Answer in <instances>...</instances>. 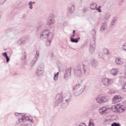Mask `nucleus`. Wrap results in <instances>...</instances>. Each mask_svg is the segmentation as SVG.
<instances>
[{"instance_id": "1", "label": "nucleus", "mask_w": 126, "mask_h": 126, "mask_svg": "<svg viewBox=\"0 0 126 126\" xmlns=\"http://www.w3.org/2000/svg\"><path fill=\"white\" fill-rule=\"evenodd\" d=\"M70 101H71V94H65L63 96L62 94H59L56 95L54 101V105L59 106L61 104L62 108H65Z\"/></svg>"}, {"instance_id": "2", "label": "nucleus", "mask_w": 126, "mask_h": 126, "mask_svg": "<svg viewBox=\"0 0 126 126\" xmlns=\"http://www.w3.org/2000/svg\"><path fill=\"white\" fill-rule=\"evenodd\" d=\"M74 75L76 77L81 76L82 72L86 76L90 75V66L89 64H83L82 66L80 65H78L73 69Z\"/></svg>"}, {"instance_id": "3", "label": "nucleus", "mask_w": 126, "mask_h": 126, "mask_svg": "<svg viewBox=\"0 0 126 126\" xmlns=\"http://www.w3.org/2000/svg\"><path fill=\"white\" fill-rule=\"evenodd\" d=\"M85 88V86H82L81 84H79L76 85L74 88L73 89V95L74 96H78L80 95L84 91Z\"/></svg>"}, {"instance_id": "4", "label": "nucleus", "mask_w": 126, "mask_h": 126, "mask_svg": "<svg viewBox=\"0 0 126 126\" xmlns=\"http://www.w3.org/2000/svg\"><path fill=\"white\" fill-rule=\"evenodd\" d=\"M54 37V34L52 32H50V30H46L43 31L40 34V39L43 40V39H47L50 38L52 39Z\"/></svg>"}, {"instance_id": "5", "label": "nucleus", "mask_w": 126, "mask_h": 126, "mask_svg": "<svg viewBox=\"0 0 126 126\" xmlns=\"http://www.w3.org/2000/svg\"><path fill=\"white\" fill-rule=\"evenodd\" d=\"M96 41L95 39L93 38L91 40L90 42V45L89 47V52L90 54H93L95 52V49H96Z\"/></svg>"}, {"instance_id": "6", "label": "nucleus", "mask_w": 126, "mask_h": 126, "mask_svg": "<svg viewBox=\"0 0 126 126\" xmlns=\"http://www.w3.org/2000/svg\"><path fill=\"white\" fill-rule=\"evenodd\" d=\"M95 100L96 103H98V104H103V103H106V102L108 101V98L106 96L99 95L96 97Z\"/></svg>"}, {"instance_id": "7", "label": "nucleus", "mask_w": 126, "mask_h": 126, "mask_svg": "<svg viewBox=\"0 0 126 126\" xmlns=\"http://www.w3.org/2000/svg\"><path fill=\"white\" fill-rule=\"evenodd\" d=\"M36 74L37 76H41L44 74V65H39L36 69Z\"/></svg>"}, {"instance_id": "8", "label": "nucleus", "mask_w": 126, "mask_h": 126, "mask_svg": "<svg viewBox=\"0 0 126 126\" xmlns=\"http://www.w3.org/2000/svg\"><path fill=\"white\" fill-rule=\"evenodd\" d=\"M102 82L104 86H109V85H112L113 84V79H109L107 78H102Z\"/></svg>"}, {"instance_id": "9", "label": "nucleus", "mask_w": 126, "mask_h": 126, "mask_svg": "<svg viewBox=\"0 0 126 126\" xmlns=\"http://www.w3.org/2000/svg\"><path fill=\"white\" fill-rule=\"evenodd\" d=\"M32 118L30 119V118L29 117H25V118H22L21 119H19V123H25L26 121V124H22V126H28V124L27 123V122H29L30 123H33V121H32Z\"/></svg>"}, {"instance_id": "10", "label": "nucleus", "mask_w": 126, "mask_h": 126, "mask_svg": "<svg viewBox=\"0 0 126 126\" xmlns=\"http://www.w3.org/2000/svg\"><path fill=\"white\" fill-rule=\"evenodd\" d=\"M71 75V68H69L67 70H66L65 73H64V79L67 80V79L70 78Z\"/></svg>"}, {"instance_id": "11", "label": "nucleus", "mask_w": 126, "mask_h": 126, "mask_svg": "<svg viewBox=\"0 0 126 126\" xmlns=\"http://www.w3.org/2000/svg\"><path fill=\"white\" fill-rule=\"evenodd\" d=\"M122 101V96L121 95H115L112 99V103L117 104L119 102Z\"/></svg>"}, {"instance_id": "12", "label": "nucleus", "mask_w": 126, "mask_h": 126, "mask_svg": "<svg viewBox=\"0 0 126 126\" xmlns=\"http://www.w3.org/2000/svg\"><path fill=\"white\" fill-rule=\"evenodd\" d=\"M55 20L53 18H49L47 20V25L49 28H52L54 26V22Z\"/></svg>"}, {"instance_id": "13", "label": "nucleus", "mask_w": 126, "mask_h": 126, "mask_svg": "<svg viewBox=\"0 0 126 126\" xmlns=\"http://www.w3.org/2000/svg\"><path fill=\"white\" fill-rule=\"evenodd\" d=\"M89 63L90 64H91V65H92L93 67H96V66L98 65V62L95 61V60L93 58L90 60Z\"/></svg>"}, {"instance_id": "14", "label": "nucleus", "mask_w": 126, "mask_h": 126, "mask_svg": "<svg viewBox=\"0 0 126 126\" xmlns=\"http://www.w3.org/2000/svg\"><path fill=\"white\" fill-rule=\"evenodd\" d=\"M108 25L106 23H102L101 24V26L100 27V31L101 32H104V31H106L107 30V27Z\"/></svg>"}, {"instance_id": "15", "label": "nucleus", "mask_w": 126, "mask_h": 126, "mask_svg": "<svg viewBox=\"0 0 126 126\" xmlns=\"http://www.w3.org/2000/svg\"><path fill=\"white\" fill-rule=\"evenodd\" d=\"M39 57H40V52H39V51H36L35 58L32 60V63H36V62L38 61V59H39Z\"/></svg>"}, {"instance_id": "16", "label": "nucleus", "mask_w": 126, "mask_h": 126, "mask_svg": "<svg viewBox=\"0 0 126 126\" xmlns=\"http://www.w3.org/2000/svg\"><path fill=\"white\" fill-rule=\"evenodd\" d=\"M117 18L114 17L111 21V27L112 28H114L115 26L117 25Z\"/></svg>"}, {"instance_id": "17", "label": "nucleus", "mask_w": 126, "mask_h": 126, "mask_svg": "<svg viewBox=\"0 0 126 126\" xmlns=\"http://www.w3.org/2000/svg\"><path fill=\"white\" fill-rule=\"evenodd\" d=\"M110 73L112 75L116 76L118 74V69L117 68H113L110 71Z\"/></svg>"}, {"instance_id": "18", "label": "nucleus", "mask_w": 126, "mask_h": 126, "mask_svg": "<svg viewBox=\"0 0 126 126\" xmlns=\"http://www.w3.org/2000/svg\"><path fill=\"white\" fill-rule=\"evenodd\" d=\"M75 9V6H74V5H71L68 7V11L70 12V13H72L74 11Z\"/></svg>"}, {"instance_id": "19", "label": "nucleus", "mask_w": 126, "mask_h": 126, "mask_svg": "<svg viewBox=\"0 0 126 126\" xmlns=\"http://www.w3.org/2000/svg\"><path fill=\"white\" fill-rule=\"evenodd\" d=\"M80 40V37H78L77 38H70V41L71 43H78Z\"/></svg>"}, {"instance_id": "20", "label": "nucleus", "mask_w": 126, "mask_h": 126, "mask_svg": "<svg viewBox=\"0 0 126 126\" xmlns=\"http://www.w3.org/2000/svg\"><path fill=\"white\" fill-rule=\"evenodd\" d=\"M110 17H111V13H106L104 16V19L105 20H109Z\"/></svg>"}, {"instance_id": "21", "label": "nucleus", "mask_w": 126, "mask_h": 126, "mask_svg": "<svg viewBox=\"0 0 126 126\" xmlns=\"http://www.w3.org/2000/svg\"><path fill=\"white\" fill-rule=\"evenodd\" d=\"M125 111H126V109H125L124 105H120L119 106V113H123V112H125Z\"/></svg>"}, {"instance_id": "22", "label": "nucleus", "mask_w": 126, "mask_h": 126, "mask_svg": "<svg viewBox=\"0 0 126 126\" xmlns=\"http://www.w3.org/2000/svg\"><path fill=\"white\" fill-rule=\"evenodd\" d=\"M96 7H97V4L95 2H93L90 5V8L93 10L96 9Z\"/></svg>"}, {"instance_id": "23", "label": "nucleus", "mask_w": 126, "mask_h": 126, "mask_svg": "<svg viewBox=\"0 0 126 126\" xmlns=\"http://www.w3.org/2000/svg\"><path fill=\"white\" fill-rule=\"evenodd\" d=\"M47 40L46 42V46H50L51 45V43H52V40H53V37L47 38Z\"/></svg>"}, {"instance_id": "24", "label": "nucleus", "mask_w": 126, "mask_h": 126, "mask_svg": "<svg viewBox=\"0 0 126 126\" xmlns=\"http://www.w3.org/2000/svg\"><path fill=\"white\" fill-rule=\"evenodd\" d=\"M115 63H116L117 64H122V63H123V61H122V60H121V59L120 58H117V59H116Z\"/></svg>"}, {"instance_id": "25", "label": "nucleus", "mask_w": 126, "mask_h": 126, "mask_svg": "<svg viewBox=\"0 0 126 126\" xmlns=\"http://www.w3.org/2000/svg\"><path fill=\"white\" fill-rule=\"evenodd\" d=\"M103 53L105 55H110V51L107 48H104L103 50Z\"/></svg>"}, {"instance_id": "26", "label": "nucleus", "mask_w": 126, "mask_h": 126, "mask_svg": "<svg viewBox=\"0 0 126 126\" xmlns=\"http://www.w3.org/2000/svg\"><path fill=\"white\" fill-rule=\"evenodd\" d=\"M59 73L58 72L54 75V80H55V81H57V80L59 79Z\"/></svg>"}, {"instance_id": "27", "label": "nucleus", "mask_w": 126, "mask_h": 126, "mask_svg": "<svg viewBox=\"0 0 126 126\" xmlns=\"http://www.w3.org/2000/svg\"><path fill=\"white\" fill-rule=\"evenodd\" d=\"M26 59V52H24L22 53V56L21 58L22 61H24Z\"/></svg>"}, {"instance_id": "28", "label": "nucleus", "mask_w": 126, "mask_h": 126, "mask_svg": "<svg viewBox=\"0 0 126 126\" xmlns=\"http://www.w3.org/2000/svg\"><path fill=\"white\" fill-rule=\"evenodd\" d=\"M122 91H124L125 92H126V82L125 84H124L123 85H122Z\"/></svg>"}, {"instance_id": "29", "label": "nucleus", "mask_w": 126, "mask_h": 126, "mask_svg": "<svg viewBox=\"0 0 126 126\" xmlns=\"http://www.w3.org/2000/svg\"><path fill=\"white\" fill-rule=\"evenodd\" d=\"M29 9H33V5L32 4V1H30L29 2Z\"/></svg>"}, {"instance_id": "30", "label": "nucleus", "mask_w": 126, "mask_h": 126, "mask_svg": "<svg viewBox=\"0 0 126 126\" xmlns=\"http://www.w3.org/2000/svg\"><path fill=\"white\" fill-rule=\"evenodd\" d=\"M25 40L23 38H21L20 40L18 41V44L19 45H21L22 43H24Z\"/></svg>"}, {"instance_id": "31", "label": "nucleus", "mask_w": 126, "mask_h": 126, "mask_svg": "<svg viewBox=\"0 0 126 126\" xmlns=\"http://www.w3.org/2000/svg\"><path fill=\"white\" fill-rule=\"evenodd\" d=\"M111 126H121V124L119 123L113 122Z\"/></svg>"}, {"instance_id": "32", "label": "nucleus", "mask_w": 126, "mask_h": 126, "mask_svg": "<svg viewBox=\"0 0 126 126\" xmlns=\"http://www.w3.org/2000/svg\"><path fill=\"white\" fill-rule=\"evenodd\" d=\"M95 126L94 124V122H92V119H90L88 126Z\"/></svg>"}, {"instance_id": "33", "label": "nucleus", "mask_w": 126, "mask_h": 126, "mask_svg": "<svg viewBox=\"0 0 126 126\" xmlns=\"http://www.w3.org/2000/svg\"><path fill=\"white\" fill-rule=\"evenodd\" d=\"M116 108H117V106L114 105L111 106V107L109 108V109H111V111H112V112H114V110H115V109H116Z\"/></svg>"}, {"instance_id": "34", "label": "nucleus", "mask_w": 126, "mask_h": 126, "mask_svg": "<svg viewBox=\"0 0 126 126\" xmlns=\"http://www.w3.org/2000/svg\"><path fill=\"white\" fill-rule=\"evenodd\" d=\"M95 9L98 12H102V10L101 9V6H99L98 7H96Z\"/></svg>"}, {"instance_id": "35", "label": "nucleus", "mask_w": 126, "mask_h": 126, "mask_svg": "<svg viewBox=\"0 0 126 126\" xmlns=\"http://www.w3.org/2000/svg\"><path fill=\"white\" fill-rule=\"evenodd\" d=\"M100 113L101 114V115H103V114H106V110H102L100 109Z\"/></svg>"}, {"instance_id": "36", "label": "nucleus", "mask_w": 126, "mask_h": 126, "mask_svg": "<svg viewBox=\"0 0 126 126\" xmlns=\"http://www.w3.org/2000/svg\"><path fill=\"white\" fill-rule=\"evenodd\" d=\"M96 34V31H95V29H93L92 30V35L93 36H94Z\"/></svg>"}, {"instance_id": "37", "label": "nucleus", "mask_w": 126, "mask_h": 126, "mask_svg": "<svg viewBox=\"0 0 126 126\" xmlns=\"http://www.w3.org/2000/svg\"><path fill=\"white\" fill-rule=\"evenodd\" d=\"M2 56H3V57H4L5 58L8 57V56H7V53H6V52L3 53Z\"/></svg>"}, {"instance_id": "38", "label": "nucleus", "mask_w": 126, "mask_h": 126, "mask_svg": "<svg viewBox=\"0 0 126 126\" xmlns=\"http://www.w3.org/2000/svg\"><path fill=\"white\" fill-rule=\"evenodd\" d=\"M122 49H123V50H125V51H126V43L123 45Z\"/></svg>"}, {"instance_id": "39", "label": "nucleus", "mask_w": 126, "mask_h": 126, "mask_svg": "<svg viewBox=\"0 0 126 126\" xmlns=\"http://www.w3.org/2000/svg\"><path fill=\"white\" fill-rule=\"evenodd\" d=\"M6 0H0V4H3Z\"/></svg>"}, {"instance_id": "40", "label": "nucleus", "mask_w": 126, "mask_h": 126, "mask_svg": "<svg viewBox=\"0 0 126 126\" xmlns=\"http://www.w3.org/2000/svg\"><path fill=\"white\" fill-rule=\"evenodd\" d=\"M5 59H6V63H9V61H10V59H9V57H5Z\"/></svg>"}, {"instance_id": "41", "label": "nucleus", "mask_w": 126, "mask_h": 126, "mask_svg": "<svg viewBox=\"0 0 126 126\" xmlns=\"http://www.w3.org/2000/svg\"><path fill=\"white\" fill-rule=\"evenodd\" d=\"M113 113H116V112H119V108L116 106V108L113 110Z\"/></svg>"}, {"instance_id": "42", "label": "nucleus", "mask_w": 126, "mask_h": 126, "mask_svg": "<svg viewBox=\"0 0 126 126\" xmlns=\"http://www.w3.org/2000/svg\"><path fill=\"white\" fill-rule=\"evenodd\" d=\"M78 126H86V124L85 123L80 124Z\"/></svg>"}, {"instance_id": "43", "label": "nucleus", "mask_w": 126, "mask_h": 126, "mask_svg": "<svg viewBox=\"0 0 126 126\" xmlns=\"http://www.w3.org/2000/svg\"><path fill=\"white\" fill-rule=\"evenodd\" d=\"M74 36H75V34L73 33V35L70 36V39H71L72 38H73Z\"/></svg>"}, {"instance_id": "44", "label": "nucleus", "mask_w": 126, "mask_h": 126, "mask_svg": "<svg viewBox=\"0 0 126 126\" xmlns=\"http://www.w3.org/2000/svg\"><path fill=\"white\" fill-rule=\"evenodd\" d=\"M9 30L11 31V29H7L5 30L6 32H8V31H9Z\"/></svg>"}, {"instance_id": "45", "label": "nucleus", "mask_w": 126, "mask_h": 126, "mask_svg": "<svg viewBox=\"0 0 126 126\" xmlns=\"http://www.w3.org/2000/svg\"><path fill=\"white\" fill-rule=\"evenodd\" d=\"M73 34H75V30L73 31Z\"/></svg>"}, {"instance_id": "46", "label": "nucleus", "mask_w": 126, "mask_h": 126, "mask_svg": "<svg viewBox=\"0 0 126 126\" xmlns=\"http://www.w3.org/2000/svg\"><path fill=\"white\" fill-rule=\"evenodd\" d=\"M32 4H35V3H36L35 1H33V2L32 1Z\"/></svg>"}, {"instance_id": "47", "label": "nucleus", "mask_w": 126, "mask_h": 126, "mask_svg": "<svg viewBox=\"0 0 126 126\" xmlns=\"http://www.w3.org/2000/svg\"><path fill=\"white\" fill-rule=\"evenodd\" d=\"M23 17H26V15H23Z\"/></svg>"}, {"instance_id": "48", "label": "nucleus", "mask_w": 126, "mask_h": 126, "mask_svg": "<svg viewBox=\"0 0 126 126\" xmlns=\"http://www.w3.org/2000/svg\"><path fill=\"white\" fill-rule=\"evenodd\" d=\"M125 1V0H121V2H123Z\"/></svg>"}, {"instance_id": "49", "label": "nucleus", "mask_w": 126, "mask_h": 126, "mask_svg": "<svg viewBox=\"0 0 126 126\" xmlns=\"http://www.w3.org/2000/svg\"><path fill=\"white\" fill-rule=\"evenodd\" d=\"M32 63H33L32 65H33V64H35V63H34V62H32Z\"/></svg>"}, {"instance_id": "50", "label": "nucleus", "mask_w": 126, "mask_h": 126, "mask_svg": "<svg viewBox=\"0 0 126 126\" xmlns=\"http://www.w3.org/2000/svg\"><path fill=\"white\" fill-rule=\"evenodd\" d=\"M1 17V15H0V18Z\"/></svg>"}, {"instance_id": "51", "label": "nucleus", "mask_w": 126, "mask_h": 126, "mask_svg": "<svg viewBox=\"0 0 126 126\" xmlns=\"http://www.w3.org/2000/svg\"><path fill=\"white\" fill-rule=\"evenodd\" d=\"M59 68H60V69L62 68V67H59Z\"/></svg>"}]
</instances>
